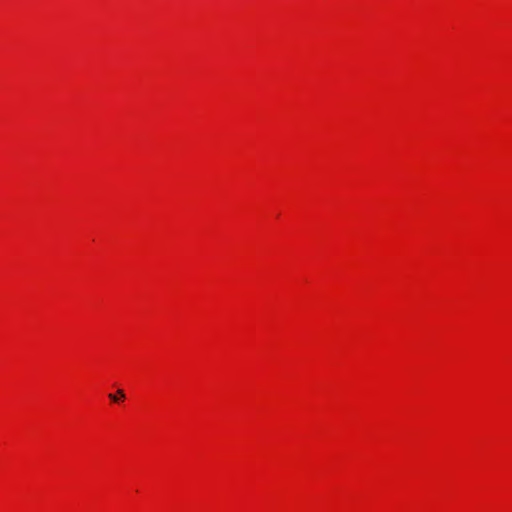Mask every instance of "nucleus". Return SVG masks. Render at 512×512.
I'll return each instance as SVG.
<instances>
[{"mask_svg":"<svg viewBox=\"0 0 512 512\" xmlns=\"http://www.w3.org/2000/svg\"><path fill=\"white\" fill-rule=\"evenodd\" d=\"M108 397L113 402H119L125 398V393L122 389H118L116 394H109Z\"/></svg>","mask_w":512,"mask_h":512,"instance_id":"1","label":"nucleus"}]
</instances>
